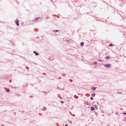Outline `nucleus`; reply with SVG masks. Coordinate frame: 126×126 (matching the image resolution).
Instances as JSON below:
<instances>
[{
	"mask_svg": "<svg viewBox=\"0 0 126 126\" xmlns=\"http://www.w3.org/2000/svg\"><path fill=\"white\" fill-rule=\"evenodd\" d=\"M58 89H60V88H59V87H58Z\"/></svg>",
	"mask_w": 126,
	"mask_h": 126,
	"instance_id": "22",
	"label": "nucleus"
},
{
	"mask_svg": "<svg viewBox=\"0 0 126 126\" xmlns=\"http://www.w3.org/2000/svg\"><path fill=\"white\" fill-rule=\"evenodd\" d=\"M109 57L108 56H107L106 57V59H108L109 58Z\"/></svg>",
	"mask_w": 126,
	"mask_h": 126,
	"instance_id": "13",
	"label": "nucleus"
},
{
	"mask_svg": "<svg viewBox=\"0 0 126 126\" xmlns=\"http://www.w3.org/2000/svg\"><path fill=\"white\" fill-rule=\"evenodd\" d=\"M64 126H68L67 125H65Z\"/></svg>",
	"mask_w": 126,
	"mask_h": 126,
	"instance_id": "21",
	"label": "nucleus"
},
{
	"mask_svg": "<svg viewBox=\"0 0 126 126\" xmlns=\"http://www.w3.org/2000/svg\"><path fill=\"white\" fill-rule=\"evenodd\" d=\"M1 126H4V125H2Z\"/></svg>",
	"mask_w": 126,
	"mask_h": 126,
	"instance_id": "25",
	"label": "nucleus"
},
{
	"mask_svg": "<svg viewBox=\"0 0 126 126\" xmlns=\"http://www.w3.org/2000/svg\"><path fill=\"white\" fill-rule=\"evenodd\" d=\"M59 31V30H55L54 31V32L55 33H56L57 32V31Z\"/></svg>",
	"mask_w": 126,
	"mask_h": 126,
	"instance_id": "11",
	"label": "nucleus"
},
{
	"mask_svg": "<svg viewBox=\"0 0 126 126\" xmlns=\"http://www.w3.org/2000/svg\"><path fill=\"white\" fill-rule=\"evenodd\" d=\"M109 46H111V47H112V46H113V45L111 44H110L109 45Z\"/></svg>",
	"mask_w": 126,
	"mask_h": 126,
	"instance_id": "12",
	"label": "nucleus"
},
{
	"mask_svg": "<svg viewBox=\"0 0 126 126\" xmlns=\"http://www.w3.org/2000/svg\"><path fill=\"white\" fill-rule=\"evenodd\" d=\"M86 104V105H88V103H86V104Z\"/></svg>",
	"mask_w": 126,
	"mask_h": 126,
	"instance_id": "17",
	"label": "nucleus"
},
{
	"mask_svg": "<svg viewBox=\"0 0 126 126\" xmlns=\"http://www.w3.org/2000/svg\"><path fill=\"white\" fill-rule=\"evenodd\" d=\"M4 89L7 92H8L10 91V90L9 89L6 88H4Z\"/></svg>",
	"mask_w": 126,
	"mask_h": 126,
	"instance_id": "3",
	"label": "nucleus"
},
{
	"mask_svg": "<svg viewBox=\"0 0 126 126\" xmlns=\"http://www.w3.org/2000/svg\"><path fill=\"white\" fill-rule=\"evenodd\" d=\"M61 103H64V102L63 101H61Z\"/></svg>",
	"mask_w": 126,
	"mask_h": 126,
	"instance_id": "16",
	"label": "nucleus"
},
{
	"mask_svg": "<svg viewBox=\"0 0 126 126\" xmlns=\"http://www.w3.org/2000/svg\"><path fill=\"white\" fill-rule=\"evenodd\" d=\"M94 109L95 108L94 107H91V110L92 111H93L94 110Z\"/></svg>",
	"mask_w": 126,
	"mask_h": 126,
	"instance_id": "5",
	"label": "nucleus"
},
{
	"mask_svg": "<svg viewBox=\"0 0 126 126\" xmlns=\"http://www.w3.org/2000/svg\"><path fill=\"white\" fill-rule=\"evenodd\" d=\"M44 109H45V110H46V108L45 107L44 108Z\"/></svg>",
	"mask_w": 126,
	"mask_h": 126,
	"instance_id": "19",
	"label": "nucleus"
},
{
	"mask_svg": "<svg viewBox=\"0 0 126 126\" xmlns=\"http://www.w3.org/2000/svg\"><path fill=\"white\" fill-rule=\"evenodd\" d=\"M39 18H40V17H36V18H35V21H36V20H38V19H39Z\"/></svg>",
	"mask_w": 126,
	"mask_h": 126,
	"instance_id": "6",
	"label": "nucleus"
},
{
	"mask_svg": "<svg viewBox=\"0 0 126 126\" xmlns=\"http://www.w3.org/2000/svg\"><path fill=\"white\" fill-rule=\"evenodd\" d=\"M92 88L93 89V90H94L96 89L97 87H93Z\"/></svg>",
	"mask_w": 126,
	"mask_h": 126,
	"instance_id": "9",
	"label": "nucleus"
},
{
	"mask_svg": "<svg viewBox=\"0 0 126 126\" xmlns=\"http://www.w3.org/2000/svg\"><path fill=\"white\" fill-rule=\"evenodd\" d=\"M94 106H95V108L96 109H97L98 108H97V105H94Z\"/></svg>",
	"mask_w": 126,
	"mask_h": 126,
	"instance_id": "10",
	"label": "nucleus"
},
{
	"mask_svg": "<svg viewBox=\"0 0 126 126\" xmlns=\"http://www.w3.org/2000/svg\"><path fill=\"white\" fill-rule=\"evenodd\" d=\"M123 114H126V112H123Z\"/></svg>",
	"mask_w": 126,
	"mask_h": 126,
	"instance_id": "18",
	"label": "nucleus"
},
{
	"mask_svg": "<svg viewBox=\"0 0 126 126\" xmlns=\"http://www.w3.org/2000/svg\"><path fill=\"white\" fill-rule=\"evenodd\" d=\"M95 95V94L94 93H93L92 94L91 96L93 97Z\"/></svg>",
	"mask_w": 126,
	"mask_h": 126,
	"instance_id": "8",
	"label": "nucleus"
},
{
	"mask_svg": "<svg viewBox=\"0 0 126 126\" xmlns=\"http://www.w3.org/2000/svg\"><path fill=\"white\" fill-rule=\"evenodd\" d=\"M70 123L71 122V121H70Z\"/></svg>",
	"mask_w": 126,
	"mask_h": 126,
	"instance_id": "26",
	"label": "nucleus"
},
{
	"mask_svg": "<svg viewBox=\"0 0 126 126\" xmlns=\"http://www.w3.org/2000/svg\"><path fill=\"white\" fill-rule=\"evenodd\" d=\"M91 100H93V98L92 97H91L90 98Z\"/></svg>",
	"mask_w": 126,
	"mask_h": 126,
	"instance_id": "14",
	"label": "nucleus"
},
{
	"mask_svg": "<svg viewBox=\"0 0 126 126\" xmlns=\"http://www.w3.org/2000/svg\"><path fill=\"white\" fill-rule=\"evenodd\" d=\"M98 61H101V60H98Z\"/></svg>",
	"mask_w": 126,
	"mask_h": 126,
	"instance_id": "20",
	"label": "nucleus"
},
{
	"mask_svg": "<svg viewBox=\"0 0 126 126\" xmlns=\"http://www.w3.org/2000/svg\"><path fill=\"white\" fill-rule=\"evenodd\" d=\"M60 98L61 99H62V97H61Z\"/></svg>",
	"mask_w": 126,
	"mask_h": 126,
	"instance_id": "23",
	"label": "nucleus"
},
{
	"mask_svg": "<svg viewBox=\"0 0 126 126\" xmlns=\"http://www.w3.org/2000/svg\"><path fill=\"white\" fill-rule=\"evenodd\" d=\"M19 21L17 19L15 21V23L16 25L17 26H18L19 25Z\"/></svg>",
	"mask_w": 126,
	"mask_h": 126,
	"instance_id": "2",
	"label": "nucleus"
},
{
	"mask_svg": "<svg viewBox=\"0 0 126 126\" xmlns=\"http://www.w3.org/2000/svg\"><path fill=\"white\" fill-rule=\"evenodd\" d=\"M111 66V65L110 64H106L104 65V66L107 68H110Z\"/></svg>",
	"mask_w": 126,
	"mask_h": 126,
	"instance_id": "1",
	"label": "nucleus"
},
{
	"mask_svg": "<svg viewBox=\"0 0 126 126\" xmlns=\"http://www.w3.org/2000/svg\"><path fill=\"white\" fill-rule=\"evenodd\" d=\"M33 53H35V55L36 56L39 55V54L37 53L35 51H33Z\"/></svg>",
	"mask_w": 126,
	"mask_h": 126,
	"instance_id": "4",
	"label": "nucleus"
},
{
	"mask_svg": "<svg viewBox=\"0 0 126 126\" xmlns=\"http://www.w3.org/2000/svg\"><path fill=\"white\" fill-rule=\"evenodd\" d=\"M94 65H96L97 64V63L96 62H94Z\"/></svg>",
	"mask_w": 126,
	"mask_h": 126,
	"instance_id": "15",
	"label": "nucleus"
},
{
	"mask_svg": "<svg viewBox=\"0 0 126 126\" xmlns=\"http://www.w3.org/2000/svg\"><path fill=\"white\" fill-rule=\"evenodd\" d=\"M84 44V43L83 42H82L80 43V45L81 46H83Z\"/></svg>",
	"mask_w": 126,
	"mask_h": 126,
	"instance_id": "7",
	"label": "nucleus"
},
{
	"mask_svg": "<svg viewBox=\"0 0 126 126\" xmlns=\"http://www.w3.org/2000/svg\"><path fill=\"white\" fill-rule=\"evenodd\" d=\"M26 68H28V67H26Z\"/></svg>",
	"mask_w": 126,
	"mask_h": 126,
	"instance_id": "24",
	"label": "nucleus"
}]
</instances>
